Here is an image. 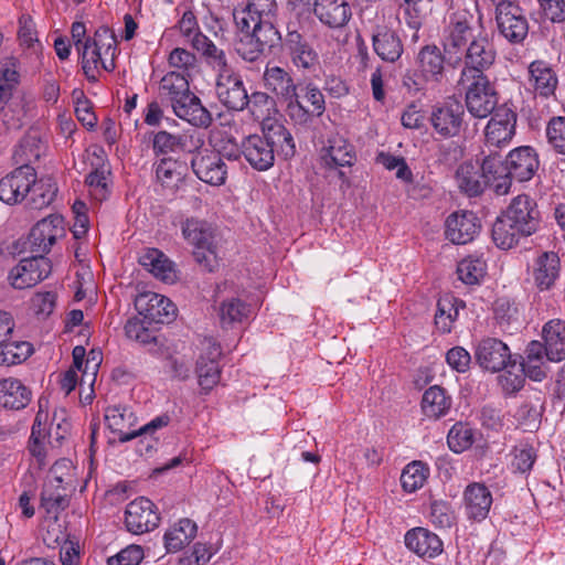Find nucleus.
Returning <instances> with one entry per match:
<instances>
[{
  "instance_id": "obj_24",
  "label": "nucleus",
  "mask_w": 565,
  "mask_h": 565,
  "mask_svg": "<svg viewBox=\"0 0 565 565\" xmlns=\"http://www.w3.org/2000/svg\"><path fill=\"white\" fill-rule=\"evenodd\" d=\"M493 503L492 493L482 482L469 483L462 493L465 513L469 520L480 522L484 520Z\"/></svg>"
},
{
  "instance_id": "obj_48",
  "label": "nucleus",
  "mask_w": 565,
  "mask_h": 565,
  "mask_svg": "<svg viewBox=\"0 0 565 565\" xmlns=\"http://www.w3.org/2000/svg\"><path fill=\"white\" fill-rule=\"evenodd\" d=\"M167 63L171 71H177L189 77L199 71L198 56L184 47L172 49L168 54Z\"/></svg>"
},
{
  "instance_id": "obj_33",
  "label": "nucleus",
  "mask_w": 565,
  "mask_h": 565,
  "mask_svg": "<svg viewBox=\"0 0 565 565\" xmlns=\"http://www.w3.org/2000/svg\"><path fill=\"white\" fill-rule=\"evenodd\" d=\"M372 45L376 55L384 62L394 63L403 54L404 47L395 31L377 25L372 34Z\"/></svg>"
},
{
  "instance_id": "obj_58",
  "label": "nucleus",
  "mask_w": 565,
  "mask_h": 565,
  "mask_svg": "<svg viewBox=\"0 0 565 565\" xmlns=\"http://www.w3.org/2000/svg\"><path fill=\"white\" fill-rule=\"evenodd\" d=\"M56 191L57 189L51 179L38 180L35 178L26 199L34 209H42L53 201Z\"/></svg>"
},
{
  "instance_id": "obj_13",
  "label": "nucleus",
  "mask_w": 565,
  "mask_h": 565,
  "mask_svg": "<svg viewBox=\"0 0 565 565\" xmlns=\"http://www.w3.org/2000/svg\"><path fill=\"white\" fill-rule=\"evenodd\" d=\"M495 21L499 32L511 43H521L529 33V23L522 9L512 1L498 0Z\"/></svg>"
},
{
  "instance_id": "obj_2",
  "label": "nucleus",
  "mask_w": 565,
  "mask_h": 565,
  "mask_svg": "<svg viewBox=\"0 0 565 565\" xmlns=\"http://www.w3.org/2000/svg\"><path fill=\"white\" fill-rule=\"evenodd\" d=\"M262 130L263 135H249L242 140V156L257 171H266L274 166L275 147L285 158L296 152L292 135L282 124H264Z\"/></svg>"
},
{
  "instance_id": "obj_10",
  "label": "nucleus",
  "mask_w": 565,
  "mask_h": 565,
  "mask_svg": "<svg viewBox=\"0 0 565 565\" xmlns=\"http://www.w3.org/2000/svg\"><path fill=\"white\" fill-rule=\"evenodd\" d=\"M497 52L487 36L475 38L466 50L465 67L461 71L459 85H465L478 75H484L495 62Z\"/></svg>"
},
{
  "instance_id": "obj_28",
  "label": "nucleus",
  "mask_w": 565,
  "mask_h": 565,
  "mask_svg": "<svg viewBox=\"0 0 565 565\" xmlns=\"http://www.w3.org/2000/svg\"><path fill=\"white\" fill-rule=\"evenodd\" d=\"M312 13L330 29H341L352 18V9L347 0H316Z\"/></svg>"
},
{
  "instance_id": "obj_55",
  "label": "nucleus",
  "mask_w": 565,
  "mask_h": 565,
  "mask_svg": "<svg viewBox=\"0 0 565 565\" xmlns=\"http://www.w3.org/2000/svg\"><path fill=\"white\" fill-rule=\"evenodd\" d=\"M487 264L481 257L468 256L457 266L458 278L466 285H477L484 277Z\"/></svg>"
},
{
  "instance_id": "obj_47",
  "label": "nucleus",
  "mask_w": 565,
  "mask_h": 565,
  "mask_svg": "<svg viewBox=\"0 0 565 565\" xmlns=\"http://www.w3.org/2000/svg\"><path fill=\"white\" fill-rule=\"evenodd\" d=\"M192 49L199 52L205 60L206 64L216 71L217 74L231 68L225 52L216 46L215 43L206 35L199 38V40H196V44Z\"/></svg>"
},
{
  "instance_id": "obj_34",
  "label": "nucleus",
  "mask_w": 565,
  "mask_h": 565,
  "mask_svg": "<svg viewBox=\"0 0 565 565\" xmlns=\"http://www.w3.org/2000/svg\"><path fill=\"white\" fill-rule=\"evenodd\" d=\"M31 390L25 386L19 379L3 377L0 379V406L19 411L29 405L31 402Z\"/></svg>"
},
{
  "instance_id": "obj_14",
  "label": "nucleus",
  "mask_w": 565,
  "mask_h": 565,
  "mask_svg": "<svg viewBox=\"0 0 565 565\" xmlns=\"http://www.w3.org/2000/svg\"><path fill=\"white\" fill-rule=\"evenodd\" d=\"M52 265L43 255H34L19 262L8 274V281L14 289L35 286L49 277Z\"/></svg>"
},
{
  "instance_id": "obj_60",
  "label": "nucleus",
  "mask_w": 565,
  "mask_h": 565,
  "mask_svg": "<svg viewBox=\"0 0 565 565\" xmlns=\"http://www.w3.org/2000/svg\"><path fill=\"white\" fill-rule=\"evenodd\" d=\"M275 102L274 98L270 97L267 93L264 92H254L250 96H248V108L255 119L262 121V127L264 124L277 122L276 120H270L268 117L270 115V110L274 107Z\"/></svg>"
},
{
  "instance_id": "obj_12",
  "label": "nucleus",
  "mask_w": 565,
  "mask_h": 565,
  "mask_svg": "<svg viewBox=\"0 0 565 565\" xmlns=\"http://www.w3.org/2000/svg\"><path fill=\"white\" fill-rule=\"evenodd\" d=\"M461 86L466 89L467 109L473 117L486 118L497 110V93L486 75H478Z\"/></svg>"
},
{
  "instance_id": "obj_38",
  "label": "nucleus",
  "mask_w": 565,
  "mask_h": 565,
  "mask_svg": "<svg viewBox=\"0 0 565 565\" xmlns=\"http://www.w3.org/2000/svg\"><path fill=\"white\" fill-rule=\"evenodd\" d=\"M451 397L447 392L434 385L427 388L422 397V412L429 419H439L448 414L451 408Z\"/></svg>"
},
{
  "instance_id": "obj_63",
  "label": "nucleus",
  "mask_w": 565,
  "mask_h": 565,
  "mask_svg": "<svg viewBox=\"0 0 565 565\" xmlns=\"http://www.w3.org/2000/svg\"><path fill=\"white\" fill-rule=\"evenodd\" d=\"M185 146L184 137L160 130L153 136L152 148L157 154H169L183 149Z\"/></svg>"
},
{
  "instance_id": "obj_64",
  "label": "nucleus",
  "mask_w": 565,
  "mask_h": 565,
  "mask_svg": "<svg viewBox=\"0 0 565 565\" xmlns=\"http://www.w3.org/2000/svg\"><path fill=\"white\" fill-rule=\"evenodd\" d=\"M109 173L104 170H94L86 177V185L89 195L98 202L107 199L109 195Z\"/></svg>"
},
{
  "instance_id": "obj_11",
  "label": "nucleus",
  "mask_w": 565,
  "mask_h": 565,
  "mask_svg": "<svg viewBox=\"0 0 565 565\" xmlns=\"http://www.w3.org/2000/svg\"><path fill=\"white\" fill-rule=\"evenodd\" d=\"M191 168L199 180L212 186H221L227 180V164L215 149L202 148L195 151L191 158Z\"/></svg>"
},
{
  "instance_id": "obj_20",
  "label": "nucleus",
  "mask_w": 565,
  "mask_h": 565,
  "mask_svg": "<svg viewBox=\"0 0 565 565\" xmlns=\"http://www.w3.org/2000/svg\"><path fill=\"white\" fill-rule=\"evenodd\" d=\"M222 354L221 347L212 340L202 342V353L196 362V375L201 390L209 393L216 386L221 379L218 358Z\"/></svg>"
},
{
  "instance_id": "obj_61",
  "label": "nucleus",
  "mask_w": 565,
  "mask_h": 565,
  "mask_svg": "<svg viewBox=\"0 0 565 565\" xmlns=\"http://www.w3.org/2000/svg\"><path fill=\"white\" fill-rule=\"evenodd\" d=\"M545 136L548 146L565 156V116L552 117L546 124Z\"/></svg>"
},
{
  "instance_id": "obj_46",
  "label": "nucleus",
  "mask_w": 565,
  "mask_h": 565,
  "mask_svg": "<svg viewBox=\"0 0 565 565\" xmlns=\"http://www.w3.org/2000/svg\"><path fill=\"white\" fill-rule=\"evenodd\" d=\"M183 167L172 158L162 159L156 168L157 180L162 188L174 193L183 182Z\"/></svg>"
},
{
  "instance_id": "obj_27",
  "label": "nucleus",
  "mask_w": 565,
  "mask_h": 565,
  "mask_svg": "<svg viewBox=\"0 0 565 565\" xmlns=\"http://www.w3.org/2000/svg\"><path fill=\"white\" fill-rule=\"evenodd\" d=\"M540 167L539 156L534 148L522 146L513 149L508 154L509 179L520 182L531 180Z\"/></svg>"
},
{
  "instance_id": "obj_36",
  "label": "nucleus",
  "mask_w": 565,
  "mask_h": 565,
  "mask_svg": "<svg viewBox=\"0 0 565 565\" xmlns=\"http://www.w3.org/2000/svg\"><path fill=\"white\" fill-rule=\"evenodd\" d=\"M198 533V526L192 520L184 518L170 525L163 540L168 553H177L189 545Z\"/></svg>"
},
{
  "instance_id": "obj_39",
  "label": "nucleus",
  "mask_w": 565,
  "mask_h": 565,
  "mask_svg": "<svg viewBox=\"0 0 565 565\" xmlns=\"http://www.w3.org/2000/svg\"><path fill=\"white\" fill-rule=\"evenodd\" d=\"M290 50L292 63L297 67L310 68L317 63L318 55L315 50L302 39L301 34L288 26L286 38Z\"/></svg>"
},
{
  "instance_id": "obj_8",
  "label": "nucleus",
  "mask_w": 565,
  "mask_h": 565,
  "mask_svg": "<svg viewBox=\"0 0 565 565\" xmlns=\"http://www.w3.org/2000/svg\"><path fill=\"white\" fill-rule=\"evenodd\" d=\"M321 166L329 170H337L338 178L347 186L350 185L349 178L342 168L352 167L356 161L354 146L343 136L338 134L328 137L319 151Z\"/></svg>"
},
{
  "instance_id": "obj_4",
  "label": "nucleus",
  "mask_w": 565,
  "mask_h": 565,
  "mask_svg": "<svg viewBox=\"0 0 565 565\" xmlns=\"http://www.w3.org/2000/svg\"><path fill=\"white\" fill-rule=\"evenodd\" d=\"M117 52V39L114 32L104 26L97 29L78 50L86 78L89 82H96L103 72H113L116 67Z\"/></svg>"
},
{
  "instance_id": "obj_19",
  "label": "nucleus",
  "mask_w": 565,
  "mask_h": 565,
  "mask_svg": "<svg viewBox=\"0 0 565 565\" xmlns=\"http://www.w3.org/2000/svg\"><path fill=\"white\" fill-rule=\"evenodd\" d=\"M65 232L62 216L50 215L39 221L31 230L25 245L31 253L43 255L47 253L55 241Z\"/></svg>"
},
{
  "instance_id": "obj_26",
  "label": "nucleus",
  "mask_w": 565,
  "mask_h": 565,
  "mask_svg": "<svg viewBox=\"0 0 565 565\" xmlns=\"http://www.w3.org/2000/svg\"><path fill=\"white\" fill-rule=\"evenodd\" d=\"M478 364L490 372H499L508 366L511 354L508 345L501 340L483 339L476 349Z\"/></svg>"
},
{
  "instance_id": "obj_59",
  "label": "nucleus",
  "mask_w": 565,
  "mask_h": 565,
  "mask_svg": "<svg viewBox=\"0 0 565 565\" xmlns=\"http://www.w3.org/2000/svg\"><path fill=\"white\" fill-rule=\"evenodd\" d=\"M278 11L276 0H248L246 9L238 14L248 21H275Z\"/></svg>"
},
{
  "instance_id": "obj_7",
  "label": "nucleus",
  "mask_w": 565,
  "mask_h": 565,
  "mask_svg": "<svg viewBox=\"0 0 565 565\" xmlns=\"http://www.w3.org/2000/svg\"><path fill=\"white\" fill-rule=\"evenodd\" d=\"M181 231L184 239L194 248L195 260L213 271L218 265L213 227L203 220L191 217L182 223Z\"/></svg>"
},
{
  "instance_id": "obj_45",
  "label": "nucleus",
  "mask_w": 565,
  "mask_h": 565,
  "mask_svg": "<svg viewBox=\"0 0 565 565\" xmlns=\"http://www.w3.org/2000/svg\"><path fill=\"white\" fill-rule=\"evenodd\" d=\"M68 505L65 489L62 487V479L55 478L44 484L41 493V507L49 514L56 515Z\"/></svg>"
},
{
  "instance_id": "obj_32",
  "label": "nucleus",
  "mask_w": 565,
  "mask_h": 565,
  "mask_svg": "<svg viewBox=\"0 0 565 565\" xmlns=\"http://www.w3.org/2000/svg\"><path fill=\"white\" fill-rule=\"evenodd\" d=\"M407 548L420 557L434 558L443 552V542L435 533L415 527L405 534Z\"/></svg>"
},
{
  "instance_id": "obj_1",
  "label": "nucleus",
  "mask_w": 565,
  "mask_h": 565,
  "mask_svg": "<svg viewBox=\"0 0 565 565\" xmlns=\"http://www.w3.org/2000/svg\"><path fill=\"white\" fill-rule=\"evenodd\" d=\"M541 218L535 199L529 194H519L497 218L492 238L501 249H510L522 238L534 234L540 228Z\"/></svg>"
},
{
  "instance_id": "obj_6",
  "label": "nucleus",
  "mask_w": 565,
  "mask_h": 565,
  "mask_svg": "<svg viewBox=\"0 0 565 565\" xmlns=\"http://www.w3.org/2000/svg\"><path fill=\"white\" fill-rule=\"evenodd\" d=\"M169 416L162 415L153 418L148 424L135 428L137 416L131 408L121 405L109 406L105 411L107 427L118 436L120 443H127L138 436L152 435L159 428L169 424Z\"/></svg>"
},
{
  "instance_id": "obj_16",
  "label": "nucleus",
  "mask_w": 565,
  "mask_h": 565,
  "mask_svg": "<svg viewBox=\"0 0 565 565\" xmlns=\"http://www.w3.org/2000/svg\"><path fill=\"white\" fill-rule=\"evenodd\" d=\"M215 92L218 100L228 109L243 110L248 105L242 76L232 67L216 75Z\"/></svg>"
},
{
  "instance_id": "obj_5",
  "label": "nucleus",
  "mask_w": 565,
  "mask_h": 565,
  "mask_svg": "<svg viewBox=\"0 0 565 565\" xmlns=\"http://www.w3.org/2000/svg\"><path fill=\"white\" fill-rule=\"evenodd\" d=\"M264 85L276 99L285 105V111L292 122H301L308 118V111L296 99L298 85L292 75L280 66L267 65L263 75Z\"/></svg>"
},
{
  "instance_id": "obj_25",
  "label": "nucleus",
  "mask_w": 565,
  "mask_h": 565,
  "mask_svg": "<svg viewBox=\"0 0 565 565\" xmlns=\"http://www.w3.org/2000/svg\"><path fill=\"white\" fill-rule=\"evenodd\" d=\"M177 117L194 127L207 128L212 124L211 113L202 105L201 99L191 90L170 103Z\"/></svg>"
},
{
  "instance_id": "obj_51",
  "label": "nucleus",
  "mask_w": 565,
  "mask_h": 565,
  "mask_svg": "<svg viewBox=\"0 0 565 565\" xmlns=\"http://www.w3.org/2000/svg\"><path fill=\"white\" fill-rule=\"evenodd\" d=\"M250 315V307L238 298L224 300L220 307V321L223 328L241 323Z\"/></svg>"
},
{
  "instance_id": "obj_15",
  "label": "nucleus",
  "mask_w": 565,
  "mask_h": 565,
  "mask_svg": "<svg viewBox=\"0 0 565 565\" xmlns=\"http://www.w3.org/2000/svg\"><path fill=\"white\" fill-rule=\"evenodd\" d=\"M516 115L507 107H499L484 129V148L501 149L507 147L515 135Z\"/></svg>"
},
{
  "instance_id": "obj_57",
  "label": "nucleus",
  "mask_w": 565,
  "mask_h": 565,
  "mask_svg": "<svg viewBox=\"0 0 565 565\" xmlns=\"http://www.w3.org/2000/svg\"><path fill=\"white\" fill-rule=\"evenodd\" d=\"M458 188L469 196H477L483 191V183L471 163H462L456 172Z\"/></svg>"
},
{
  "instance_id": "obj_62",
  "label": "nucleus",
  "mask_w": 565,
  "mask_h": 565,
  "mask_svg": "<svg viewBox=\"0 0 565 565\" xmlns=\"http://www.w3.org/2000/svg\"><path fill=\"white\" fill-rule=\"evenodd\" d=\"M250 34L263 47L270 49L278 41L280 34L274 25V21H249Z\"/></svg>"
},
{
  "instance_id": "obj_35",
  "label": "nucleus",
  "mask_w": 565,
  "mask_h": 565,
  "mask_svg": "<svg viewBox=\"0 0 565 565\" xmlns=\"http://www.w3.org/2000/svg\"><path fill=\"white\" fill-rule=\"evenodd\" d=\"M139 262L157 279L166 284H173L177 280L173 263L161 250L149 248L142 253Z\"/></svg>"
},
{
  "instance_id": "obj_29",
  "label": "nucleus",
  "mask_w": 565,
  "mask_h": 565,
  "mask_svg": "<svg viewBox=\"0 0 565 565\" xmlns=\"http://www.w3.org/2000/svg\"><path fill=\"white\" fill-rule=\"evenodd\" d=\"M480 225L472 212H455L447 217L446 237L454 244H467L477 235Z\"/></svg>"
},
{
  "instance_id": "obj_50",
  "label": "nucleus",
  "mask_w": 565,
  "mask_h": 565,
  "mask_svg": "<svg viewBox=\"0 0 565 565\" xmlns=\"http://www.w3.org/2000/svg\"><path fill=\"white\" fill-rule=\"evenodd\" d=\"M190 79L191 77L182 75L177 71H170L160 79L159 90L171 103L178 97L181 98V95L190 90Z\"/></svg>"
},
{
  "instance_id": "obj_43",
  "label": "nucleus",
  "mask_w": 565,
  "mask_h": 565,
  "mask_svg": "<svg viewBox=\"0 0 565 565\" xmlns=\"http://www.w3.org/2000/svg\"><path fill=\"white\" fill-rule=\"evenodd\" d=\"M462 301L451 295L441 296L437 301L435 313L436 328L441 333H449L458 318L459 309L462 308Z\"/></svg>"
},
{
  "instance_id": "obj_49",
  "label": "nucleus",
  "mask_w": 565,
  "mask_h": 565,
  "mask_svg": "<svg viewBox=\"0 0 565 565\" xmlns=\"http://www.w3.org/2000/svg\"><path fill=\"white\" fill-rule=\"evenodd\" d=\"M32 354V345L25 341L4 340L0 343V366L20 364Z\"/></svg>"
},
{
  "instance_id": "obj_53",
  "label": "nucleus",
  "mask_w": 565,
  "mask_h": 565,
  "mask_svg": "<svg viewBox=\"0 0 565 565\" xmlns=\"http://www.w3.org/2000/svg\"><path fill=\"white\" fill-rule=\"evenodd\" d=\"M476 431L467 423H456L447 435V444L456 454H460L469 449L475 443Z\"/></svg>"
},
{
  "instance_id": "obj_37",
  "label": "nucleus",
  "mask_w": 565,
  "mask_h": 565,
  "mask_svg": "<svg viewBox=\"0 0 565 565\" xmlns=\"http://www.w3.org/2000/svg\"><path fill=\"white\" fill-rule=\"evenodd\" d=\"M559 274V258L555 253H543L534 263L533 279L540 290L553 287Z\"/></svg>"
},
{
  "instance_id": "obj_40",
  "label": "nucleus",
  "mask_w": 565,
  "mask_h": 565,
  "mask_svg": "<svg viewBox=\"0 0 565 565\" xmlns=\"http://www.w3.org/2000/svg\"><path fill=\"white\" fill-rule=\"evenodd\" d=\"M242 35L236 43L237 54L247 62L257 61L266 51L250 34V23L247 17L234 15Z\"/></svg>"
},
{
  "instance_id": "obj_18",
  "label": "nucleus",
  "mask_w": 565,
  "mask_h": 565,
  "mask_svg": "<svg viewBox=\"0 0 565 565\" xmlns=\"http://www.w3.org/2000/svg\"><path fill=\"white\" fill-rule=\"evenodd\" d=\"M35 181V170L22 164L0 180V200L7 204H17L28 198Z\"/></svg>"
},
{
  "instance_id": "obj_22",
  "label": "nucleus",
  "mask_w": 565,
  "mask_h": 565,
  "mask_svg": "<svg viewBox=\"0 0 565 565\" xmlns=\"http://www.w3.org/2000/svg\"><path fill=\"white\" fill-rule=\"evenodd\" d=\"M135 306L146 320L154 323L170 322L177 312V307L169 298L156 292L139 295Z\"/></svg>"
},
{
  "instance_id": "obj_3",
  "label": "nucleus",
  "mask_w": 565,
  "mask_h": 565,
  "mask_svg": "<svg viewBox=\"0 0 565 565\" xmlns=\"http://www.w3.org/2000/svg\"><path fill=\"white\" fill-rule=\"evenodd\" d=\"M542 333L544 344L540 341L530 342L522 361L523 371L537 382L546 377L545 360L561 362L565 359V322L559 319L550 320Z\"/></svg>"
},
{
  "instance_id": "obj_9",
  "label": "nucleus",
  "mask_w": 565,
  "mask_h": 565,
  "mask_svg": "<svg viewBox=\"0 0 565 565\" xmlns=\"http://www.w3.org/2000/svg\"><path fill=\"white\" fill-rule=\"evenodd\" d=\"M466 2V0H463ZM469 3H463V7H458L449 14L448 23L444 30V47L449 53H457L461 51L467 42L472 38V22L475 20L473 13L469 10L467 4L476 8L475 0H468Z\"/></svg>"
},
{
  "instance_id": "obj_17",
  "label": "nucleus",
  "mask_w": 565,
  "mask_h": 565,
  "mask_svg": "<svg viewBox=\"0 0 565 565\" xmlns=\"http://www.w3.org/2000/svg\"><path fill=\"white\" fill-rule=\"evenodd\" d=\"M481 171L484 184L493 188L499 195L507 194L511 188L508 171V157L503 160L502 153L497 149L483 148L481 151Z\"/></svg>"
},
{
  "instance_id": "obj_44",
  "label": "nucleus",
  "mask_w": 565,
  "mask_h": 565,
  "mask_svg": "<svg viewBox=\"0 0 565 565\" xmlns=\"http://www.w3.org/2000/svg\"><path fill=\"white\" fill-rule=\"evenodd\" d=\"M20 62L15 56L0 60V104L7 102L20 83Z\"/></svg>"
},
{
  "instance_id": "obj_42",
  "label": "nucleus",
  "mask_w": 565,
  "mask_h": 565,
  "mask_svg": "<svg viewBox=\"0 0 565 565\" xmlns=\"http://www.w3.org/2000/svg\"><path fill=\"white\" fill-rule=\"evenodd\" d=\"M417 67L431 83H439L444 72V56L436 45H426L420 49L416 57Z\"/></svg>"
},
{
  "instance_id": "obj_31",
  "label": "nucleus",
  "mask_w": 565,
  "mask_h": 565,
  "mask_svg": "<svg viewBox=\"0 0 565 565\" xmlns=\"http://www.w3.org/2000/svg\"><path fill=\"white\" fill-rule=\"evenodd\" d=\"M18 24L19 47L32 63L40 64L43 56V45L39 39L33 19L30 15L22 14Z\"/></svg>"
},
{
  "instance_id": "obj_30",
  "label": "nucleus",
  "mask_w": 565,
  "mask_h": 565,
  "mask_svg": "<svg viewBox=\"0 0 565 565\" xmlns=\"http://www.w3.org/2000/svg\"><path fill=\"white\" fill-rule=\"evenodd\" d=\"M527 83L535 95L542 98L554 96L558 77L551 64L543 60L533 61L527 67Z\"/></svg>"
},
{
  "instance_id": "obj_54",
  "label": "nucleus",
  "mask_w": 565,
  "mask_h": 565,
  "mask_svg": "<svg viewBox=\"0 0 565 565\" xmlns=\"http://www.w3.org/2000/svg\"><path fill=\"white\" fill-rule=\"evenodd\" d=\"M43 152V143L35 131H30L20 141L14 151V158L18 163L29 164L40 159Z\"/></svg>"
},
{
  "instance_id": "obj_23",
  "label": "nucleus",
  "mask_w": 565,
  "mask_h": 565,
  "mask_svg": "<svg viewBox=\"0 0 565 565\" xmlns=\"http://www.w3.org/2000/svg\"><path fill=\"white\" fill-rule=\"evenodd\" d=\"M463 115V107L451 100L433 108L430 122L438 135L449 138L460 132Z\"/></svg>"
},
{
  "instance_id": "obj_41",
  "label": "nucleus",
  "mask_w": 565,
  "mask_h": 565,
  "mask_svg": "<svg viewBox=\"0 0 565 565\" xmlns=\"http://www.w3.org/2000/svg\"><path fill=\"white\" fill-rule=\"evenodd\" d=\"M296 99L308 111V118L301 122H294L298 126L309 125L315 117H320L326 110L324 97L321 90L312 84H307L296 92Z\"/></svg>"
},
{
  "instance_id": "obj_56",
  "label": "nucleus",
  "mask_w": 565,
  "mask_h": 565,
  "mask_svg": "<svg viewBox=\"0 0 565 565\" xmlns=\"http://www.w3.org/2000/svg\"><path fill=\"white\" fill-rule=\"evenodd\" d=\"M429 476V468L422 461H412L401 475V483L406 492H415L420 489Z\"/></svg>"
},
{
  "instance_id": "obj_21",
  "label": "nucleus",
  "mask_w": 565,
  "mask_h": 565,
  "mask_svg": "<svg viewBox=\"0 0 565 565\" xmlns=\"http://www.w3.org/2000/svg\"><path fill=\"white\" fill-rule=\"evenodd\" d=\"M160 521L156 505L140 497L128 503L125 511V524L129 532L142 534L158 526Z\"/></svg>"
},
{
  "instance_id": "obj_52",
  "label": "nucleus",
  "mask_w": 565,
  "mask_h": 565,
  "mask_svg": "<svg viewBox=\"0 0 565 565\" xmlns=\"http://www.w3.org/2000/svg\"><path fill=\"white\" fill-rule=\"evenodd\" d=\"M41 416L40 413L36 415L29 440L30 454L34 459V465H36L40 470L49 463L46 460V434L41 427Z\"/></svg>"
}]
</instances>
